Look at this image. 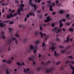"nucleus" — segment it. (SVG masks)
<instances>
[{
    "mask_svg": "<svg viewBox=\"0 0 74 74\" xmlns=\"http://www.w3.org/2000/svg\"><path fill=\"white\" fill-rule=\"evenodd\" d=\"M0 26L1 27H2L3 26V24L2 22H1L0 23Z\"/></svg>",
    "mask_w": 74,
    "mask_h": 74,
    "instance_id": "nucleus-27",
    "label": "nucleus"
},
{
    "mask_svg": "<svg viewBox=\"0 0 74 74\" xmlns=\"http://www.w3.org/2000/svg\"><path fill=\"white\" fill-rule=\"evenodd\" d=\"M15 3H18V1L17 0H15Z\"/></svg>",
    "mask_w": 74,
    "mask_h": 74,
    "instance_id": "nucleus-49",
    "label": "nucleus"
},
{
    "mask_svg": "<svg viewBox=\"0 0 74 74\" xmlns=\"http://www.w3.org/2000/svg\"><path fill=\"white\" fill-rule=\"evenodd\" d=\"M15 36L17 37H19V35L16 34H15Z\"/></svg>",
    "mask_w": 74,
    "mask_h": 74,
    "instance_id": "nucleus-52",
    "label": "nucleus"
},
{
    "mask_svg": "<svg viewBox=\"0 0 74 74\" xmlns=\"http://www.w3.org/2000/svg\"><path fill=\"white\" fill-rule=\"evenodd\" d=\"M40 42V41L38 40L35 42V44L36 45V46L34 45V49L35 50L34 51V53L35 54L36 52V49L38 48V47L37 46V44Z\"/></svg>",
    "mask_w": 74,
    "mask_h": 74,
    "instance_id": "nucleus-2",
    "label": "nucleus"
},
{
    "mask_svg": "<svg viewBox=\"0 0 74 74\" xmlns=\"http://www.w3.org/2000/svg\"><path fill=\"white\" fill-rule=\"evenodd\" d=\"M69 14H67L66 16V17L67 19H70V17H69Z\"/></svg>",
    "mask_w": 74,
    "mask_h": 74,
    "instance_id": "nucleus-18",
    "label": "nucleus"
},
{
    "mask_svg": "<svg viewBox=\"0 0 74 74\" xmlns=\"http://www.w3.org/2000/svg\"><path fill=\"white\" fill-rule=\"evenodd\" d=\"M54 25H55L54 24V23H52V24H51V26H52V27H54Z\"/></svg>",
    "mask_w": 74,
    "mask_h": 74,
    "instance_id": "nucleus-56",
    "label": "nucleus"
},
{
    "mask_svg": "<svg viewBox=\"0 0 74 74\" xmlns=\"http://www.w3.org/2000/svg\"><path fill=\"white\" fill-rule=\"evenodd\" d=\"M42 64L43 65H45V63H43V62H42Z\"/></svg>",
    "mask_w": 74,
    "mask_h": 74,
    "instance_id": "nucleus-59",
    "label": "nucleus"
},
{
    "mask_svg": "<svg viewBox=\"0 0 74 74\" xmlns=\"http://www.w3.org/2000/svg\"><path fill=\"white\" fill-rule=\"evenodd\" d=\"M55 56H58L59 55V53H57L56 51H55L54 52Z\"/></svg>",
    "mask_w": 74,
    "mask_h": 74,
    "instance_id": "nucleus-13",
    "label": "nucleus"
},
{
    "mask_svg": "<svg viewBox=\"0 0 74 74\" xmlns=\"http://www.w3.org/2000/svg\"><path fill=\"white\" fill-rule=\"evenodd\" d=\"M34 49V47L32 45H31L30 46V49L31 50H33Z\"/></svg>",
    "mask_w": 74,
    "mask_h": 74,
    "instance_id": "nucleus-19",
    "label": "nucleus"
},
{
    "mask_svg": "<svg viewBox=\"0 0 74 74\" xmlns=\"http://www.w3.org/2000/svg\"><path fill=\"white\" fill-rule=\"evenodd\" d=\"M59 47L60 48H63L64 47L62 45L59 46Z\"/></svg>",
    "mask_w": 74,
    "mask_h": 74,
    "instance_id": "nucleus-37",
    "label": "nucleus"
},
{
    "mask_svg": "<svg viewBox=\"0 0 74 74\" xmlns=\"http://www.w3.org/2000/svg\"><path fill=\"white\" fill-rule=\"evenodd\" d=\"M51 63V62L50 61H48L47 63H46V64L47 65Z\"/></svg>",
    "mask_w": 74,
    "mask_h": 74,
    "instance_id": "nucleus-24",
    "label": "nucleus"
},
{
    "mask_svg": "<svg viewBox=\"0 0 74 74\" xmlns=\"http://www.w3.org/2000/svg\"><path fill=\"white\" fill-rule=\"evenodd\" d=\"M1 34L2 36L4 35V32L3 31H2V32L1 33Z\"/></svg>",
    "mask_w": 74,
    "mask_h": 74,
    "instance_id": "nucleus-46",
    "label": "nucleus"
},
{
    "mask_svg": "<svg viewBox=\"0 0 74 74\" xmlns=\"http://www.w3.org/2000/svg\"><path fill=\"white\" fill-rule=\"evenodd\" d=\"M62 21L65 22V21H66V20L65 19H62Z\"/></svg>",
    "mask_w": 74,
    "mask_h": 74,
    "instance_id": "nucleus-53",
    "label": "nucleus"
},
{
    "mask_svg": "<svg viewBox=\"0 0 74 74\" xmlns=\"http://www.w3.org/2000/svg\"><path fill=\"white\" fill-rule=\"evenodd\" d=\"M12 60H11L9 59V60H7L6 61V63H8V64H10Z\"/></svg>",
    "mask_w": 74,
    "mask_h": 74,
    "instance_id": "nucleus-9",
    "label": "nucleus"
},
{
    "mask_svg": "<svg viewBox=\"0 0 74 74\" xmlns=\"http://www.w3.org/2000/svg\"><path fill=\"white\" fill-rule=\"evenodd\" d=\"M71 67V69H73V71L71 73L72 74H74V67H72V65H70Z\"/></svg>",
    "mask_w": 74,
    "mask_h": 74,
    "instance_id": "nucleus-10",
    "label": "nucleus"
},
{
    "mask_svg": "<svg viewBox=\"0 0 74 74\" xmlns=\"http://www.w3.org/2000/svg\"><path fill=\"white\" fill-rule=\"evenodd\" d=\"M38 34H39V33L38 32H36L35 33V35L36 36H37V35H38Z\"/></svg>",
    "mask_w": 74,
    "mask_h": 74,
    "instance_id": "nucleus-58",
    "label": "nucleus"
},
{
    "mask_svg": "<svg viewBox=\"0 0 74 74\" xmlns=\"http://www.w3.org/2000/svg\"><path fill=\"white\" fill-rule=\"evenodd\" d=\"M61 70L62 71L63 70H64V68L63 67H61Z\"/></svg>",
    "mask_w": 74,
    "mask_h": 74,
    "instance_id": "nucleus-55",
    "label": "nucleus"
},
{
    "mask_svg": "<svg viewBox=\"0 0 74 74\" xmlns=\"http://www.w3.org/2000/svg\"><path fill=\"white\" fill-rule=\"evenodd\" d=\"M66 51V50L64 49V50H61V53H65V51Z\"/></svg>",
    "mask_w": 74,
    "mask_h": 74,
    "instance_id": "nucleus-26",
    "label": "nucleus"
},
{
    "mask_svg": "<svg viewBox=\"0 0 74 74\" xmlns=\"http://www.w3.org/2000/svg\"><path fill=\"white\" fill-rule=\"evenodd\" d=\"M9 21H10L9 20H8L6 21H3V22L5 23H8V22H9Z\"/></svg>",
    "mask_w": 74,
    "mask_h": 74,
    "instance_id": "nucleus-40",
    "label": "nucleus"
},
{
    "mask_svg": "<svg viewBox=\"0 0 74 74\" xmlns=\"http://www.w3.org/2000/svg\"><path fill=\"white\" fill-rule=\"evenodd\" d=\"M46 20L44 19V21L46 22H48L50 21L51 20V19L50 18L49 16L47 17L46 18Z\"/></svg>",
    "mask_w": 74,
    "mask_h": 74,
    "instance_id": "nucleus-6",
    "label": "nucleus"
},
{
    "mask_svg": "<svg viewBox=\"0 0 74 74\" xmlns=\"http://www.w3.org/2000/svg\"><path fill=\"white\" fill-rule=\"evenodd\" d=\"M24 71L25 72V73H27V71H26V69H24Z\"/></svg>",
    "mask_w": 74,
    "mask_h": 74,
    "instance_id": "nucleus-57",
    "label": "nucleus"
},
{
    "mask_svg": "<svg viewBox=\"0 0 74 74\" xmlns=\"http://www.w3.org/2000/svg\"><path fill=\"white\" fill-rule=\"evenodd\" d=\"M34 9H35V10H34V11H36V10L37 8V7L36 6V4H34Z\"/></svg>",
    "mask_w": 74,
    "mask_h": 74,
    "instance_id": "nucleus-15",
    "label": "nucleus"
},
{
    "mask_svg": "<svg viewBox=\"0 0 74 74\" xmlns=\"http://www.w3.org/2000/svg\"><path fill=\"white\" fill-rule=\"evenodd\" d=\"M40 30H42V27H40Z\"/></svg>",
    "mask_w": 74,
    "mask_h": 74,
    "instance_id": "nucleus-62",
    "label": "nucleus"
},
{
    "mask_svg": "<svg viewBox=\"0 0 74 74\" xmlns=\"http://www.w3.org/2000/svg\"><path fill=\"white\" fill-rule=\"evenodd\" d=\"M46 46V45H45V42H43V43L42 45V47H45Z\"/></svg>",
    "mask_w": 74,
    "mask_h": 74,
    "instance_id": "nucleus-25",
    "label": "nucleus"
},
{
    "mask_svg": "<svg viewBox=\"0 0 74 74\" xmlns=\"http://www.w3.org/2000/svg\"><path fill=\"white\" fill-rule=\"evenodd\" d=\"M64 12V11L63 10H60V13L61 14H62Z\"/></svg>",
    "mask_w": 74,
    "mask_h": 74,
    "instance_id": "nucleus-30",
    "label": "nucleus"
},
{
    "mask_svg": "<svg viewBox=\"0 0 74 74\" xmlns=\"http://www.w3.org/2000/svg\"><path fill=\"white\" fill-rule=\"evenodd\" d=\"M26 41H27V39H25L23 40V42H26Z\"/></svg>",
    "mask_w": 74,
    "mask_h": 74,
    "instance_id": "nucleus-41",
    "label": "nucleus"
},
{
    "mask_svg": "<svg viewBox=\"0 0 74 74\" xmlns=\"http://www.w3.org/2000/svg\"><path fill=\"white\" fill-rule=\"evenodd\" d=\"M66 24L68 25L69 26L70 25V23L69 22H67L66 23Z\"/></svg>",
    "mask_w": 74,
    "mask_h": 74,
    "instance_id": "nucleus-43",
    "label": "nucleus"
},
{
    "mask_svg": "<svg viewBox=\"0 0 74 74\" xmlns=\"http://www.w3.org/2000/svg\"><path fill=\"white\" fill-rule=\"evenodd\" d=\"M33 1V0H29V4L31 5V6L33 7V4H32V1Z\"/></svg>",
    "mask_w": 74,
    "mask_h": 74,
    "instance_id": "nucleus-17",
    "label": "nucleus"
},
{
    "mask_svg": "<svg viewBox=\"0 0 74 74\" xmlns=\"http://www.w3.org/2000/svg\"><path fill=\"white\" fill-rule=\"evenodd\" d=\"M33 61V64H34V65H36V63L35 62H34V61Z\"/></svg>",
    "mask_w": 74,
    "mask_h": 74,
    "instance_id": "nucleus-51",
    "label": "nucleus"
},
{
    "mask_svg": "<svg viewBox=\"0 0 74 74\" xmlns=\"http://www.w3.org/2000/svg\"><path fill=\"white\" fill-rule=\"evenodd\" d=\"M9 11L11 12H14V10H12L11 9H10Z\"/></svg>",
    "mask_w": 74,
    "mask_h": 74,
    "instance_id": "nucleus-31",
    "label": "nucleus"
},
{
    "mask_svg": "<svg viewBox=\"0 0 74 74\" xmlns=\"http://www.w3.org/2000/svg\"><path fill=\"white\" fill-rule=\"evenodd\" d=\"M10 15H7L6 17L7 19H10V18L12 17V13L10 14Z\"/></svg>",
    "mask_w": 74,
    "mask_h": 74,
    "instance_id": "nucleus-7",
    "label": "nucleus"
},
{
    "mask_svg": "<svg viewBox=\"0 0 74 74\" xmlns=\"http://www.w3.org/2000/svg\"><path fill=\"white\" fill-rule=\"evenodd\" d=\"M50 11H53V10L52 9V6L51 5L50 7Z\"/></svg>",
    "mask_w": 74,
    "mask_h": 74,
    "instance_id": "nucleus-20",
    "label": "nucleus"
},
{
    "mask_svg": "<svg viewBox=\"0 0 74 74\" xmlns=\"http://www.w3.org/2000/svg\"><path fill=\"white\" fill-rule=\"evenodd\" d=\"M70 46H68V47H67V48H66V49H69L70 48Z\"/></svg>",
    "mask_w": 74,
    "mask_h": 74,
    "instance_id": "nucleus-64",
    "label": "nucleus"
},
{
    "mask_svg": "<svg viewBox=\"0 0 74 74\" xmlns=\"http://www.w3.org/2000/svg\"><path fill=\"white\" fill-rule=\"evenodd\" d=\"M51 45L53 46L52 47H49V49L50 50L52 49V51H53L55 49H56V46H54V44L53 43H52L51 44Z\"/></svg>",
    "mask_w": 74,
    "mask_h": 74,
    "instance_id": "nucleus-5",
    "label": "nucleus"
},
{
    "mask_svg": "<svg viewBox=\"0 0 74 74\" xmlns=\"http://www.w3.org/2000/svg\"><path fill=\"white\" fill-rule=\"evenodd\" d=\"M54 69V67H52L51 69L50 70H47L46 71L47 73H50L51 74H53V72L52 71Z\"/></svg>",
    "mask_w": 74,
    "mask_h": 74,
    "instance_id": "nucleus-3",
    "label": "nucleus"
},
{
    "mask_svg": "<svg viewBox=\"0 0 74 74\" xmlns=\"http://www.w3.org/2000/svg\"><path fill=\"white\" fill-rule=\"evenodd\" d=\"M47 3H48V4L49 5H48V6L49 7L50 6V5H51V1H48L47 2Z\"/></svg>",
    "mask_w": 74,
    "mask_h": 74,
    "instance_id": "nucleus-23",
    "label": "nucleus"
},
{
    "mask_svg": "<svg viewBox=\"0 0 74 74\" xmlns=\"http://www.w3.org/2000/svg\"><path fill=\"white\" fill-rule=\"evenodd\" d=\"M6 74H9V72L8 71V70L6 69Z\"/></svg>",
    "mask_w": 74,
    "mask_h": 74,
    "instance_id": "nucleus-38",
    "label": "nucleus"
},
{
    "mask_svg": "<svg viewBox=\"0 0 74 74\" xmlns=\"http://www.w3.org/2000/svg\"><path fill=\"white\" fill-rule=\"evenodd\" d=\"M42 9L43 10H44V7L43 6H42Z\"/></svg>",
    "mask_w": 74,
    "mask_h": 74,
    "instance_id": "nucleus-63",
    "label": "nucleus"
},
{
    "mask_svg": "<svg viewBox=\"0 0 74 74\" xmlns=\"http://www.w3.org/2000/svg\"><path fill=\"white\" fill-rule=\"evenodd\" d=\"M24 6V5L23 4H21V5H20V9H19L18 10V14L19 15H20L21 14V10L23 12V8Z\"/></svg>",
    "mask_w": 74,
    "mask_h": 74,
    "instance_id": "nucleus-1",
    "label": "nucleus"
},
{
    "mask_svg": "<svg viewBox=\"0 0 74 74\" xmlns=\"http://www.w3.org/2000/svg\"><path fill=\"white\" fill-rule=\"evenodd\" d=\"M41 68H39V67H38L37 68V70H38V71H39V70H40V69H42V67H41Z\"/></svg>",
    "mask_w": 74,
    "mask_h": 74,
    "instance_id": "nucleus-44",
    "label": "nucleus"
},
{
    "mask_svg": "<svg viewBox=\"0 0 74 74\" xmlns=\"http://www.w3.org/2000/svg\"><path fill=\"white\" fill-rule=\"evenodd\" d=\"M6 61V60H2V62H5L6 63V61Z\"/></svg>",
    "mask_w": 74,
    "mask_h": 74,
    "instance_id": "nucleus-47",
    "label": "nucleus"
},
{
    "mask_svg": "<svg viewBox=\"0 0 74 74\" xmlns=\"http://www.w3.org/2000/svg\"><path fill=\"white\" fill-rule=\"evenodd\" d=\"M26 17L27 18H29V14H27L26 16Z\"/></svg>",
    "mask_w": 74,
    "mask_h": 74,
    "instance_id": "nucleus-48",
    "label": "nucleus"
},
{
    "mask_svg": "<svg viewBox=\"0 0 74 74\" xmlns=\"http://www.w3.org/2000/svg\"><path fill=\"white\" fill-rule=\"evenodd\" d=\"M69 63H72V64H74V61L70 62L69 60H68L66 62V64H68Z\"/></svg>",
    "mask_w": 74,
    "mask_h": 74,
    "instance_id": "nucleus-8",
    "label": "nucleus"
},
{
    "mask_svg": "<svg viewBox=\"0 0 74 74\" xmlns=\"http://www.w3.org/2000/svg\"><path fill=\"white\" fill-rule=\"evenodd\" d=\"M52 14L53 15H55L56 14V12H53Z\"/></svg>",
    "mask_w": 74,
    "mask_h": 74,
    "instance_id": "nucleus-50",
    "label": "nucleus"
},
{
    "mask_svg": "<svg viewBox=\"0 0 74 74\" xmlns=\"http://www.w3.org/2000/svg\"><path fill=\"white\" fill-rule=\"evenodd\" d=\"M73 29L72 28H69V31L70 32H73Z\"/></svg>",
    "mask_w": 74,
    "mask_h": 74,
    "instance_id": "nucleus-32",
    "label": "nucleus"
},
{
    "mask_svg": "<svg viewBox=\"0 0 74 74\" xmlns=\"http://www.w3.org/2000/svg\"><path fill=\"white\" fill-rule=\"evenodd\" d=\"M40 35H41V37H42V38H43V35H44V36H46V34L45 33H44V34H43L42 33V32H41L40 33Z\"/></svg>",
    "mask_w": 74,
    "mask_h": 74,
    "instance_id": "nucleus-12",
    "label": "nucleus"
},
{
    "mask_svg": "<svg viewBox=\"0 0 74 74\" xmlns=\"http://www.w3.org/2000/svg\"><path fill=\"white\" fill-rule=\"evenodd\" d=\"M17 64L18 65V66H22V64H21V63H20L19 62H18L17 63Z\"/></svg>",
    "mask_w": 74,
    "mask_h": 74,
    "instance_id": "nucleus-22",
    "label": "nucleus"
},
{
    "mask_svg": "<svg viewBox=\"0 0 74 74\" xmlns=\"http://www.w3.org/2000/svg\"><path fill=\"white\" fill-rule=\"evenodd\" d=\"M69 37H68L67 40H64V42L66 43L68 42L69 41Z\"/></svg>",
    "mask_w": 74,
    "mask_h": 74,
    "instance_id": "nucleus-16",
    "label": "nucleus"
},
{
    "mask_svg": "<svg viewBox=\"0 0 74 74\" xmlns=\"http://www.w3.org/2000/svg\"><path fill=\"white\" fill-rule=\"evenodd\" d=\"M2 13H3L4 12V11H5L4 8L2 10Z\"/></svg>",
    "mask_w": 74,
    "mask_h": 74,
    "instance_id": "nucleus-61",
    "label": "nucleus"
},
{
    "mask_svg": "<svg viewBox=\"0 0 74 74\" xmlns=\"http://www.w3.org/2000/svg\"><path fill=\"white\" fill-rule=\"evenodd\" d=\"M17 14H18V15H19L18 14V11H17V13H15V14H14L13 15H12V17L14 16H16V15Z\"/></svg>",
    "mask_w": 74,
    "mask_h": 74,
    "instance_id": "nucleus-28",
    "label": "nucleus"
},
{
    "mask_svg": "<svg viewBox=\"0 0 74 74\" xmlns=\"http://www.w3.org/2000/svg\"><path fill=\"white\" fill-rule=\"evenodd\" d=\"M42 17V14H40L39 16V19H41Z\"/></svg>",
    "mask_w": 74,
    "mask_h": 74,
    "instance_id": "nucleus-36",
    "label": "nucleus"
},
{
    "mask_svg": "<svg viewBox=\"0 0 74 74\" xmlns=\"http://www.w3.org/2000/svg\"><path fill=\"white\" fill-rule=\"evenodd\" d=\"M12 39L13 40L15 41L16 44H18V42L17 40H17V39L16 38H15L14 37H13L12 38Z\"/></svg>",
    "mask_w": 74,
    "mask_h": 74,
    "instance_id": "nucleus-11",
    "label": "nucleus"
},
{
    "mask_svg": "<svg viewBox=\"0 0 74 74\" xmlns=\"http://www.w3.org/2000/svg\"><path fill=\"white\" fill-rule=\"evenodd\" d=\"M70 58L71 59H72L73 58L72 56H69V58Z\"/></svg>",
    "mask_w": 74,
    "mask_h": 74,
    "instance_id": "nucleus-42",
    "label": "nucleus"
},
{
    "mask_svg": "<svg viewBox=\"0 0 74 74\" xmlns=\"http://www.w3.org/2000/svg\"><path fill=\"white\" fill-rule=\"evenodd\" d=\"M52 4L53 6H55V4L54 3H52Z\"/></svg>",
    "mask_w": 74,
    "mask_h": 74,
    "instance_id": "nucleus-60",
    "label": "nucleus"
},
{
    "mask_svg": "<svg viewBox=\"0 0 74 74\" xmlns=\"http://www.w3.org/2000/svg\"><path fill=\"white\" fill-rule=\"evenodd\" d=\"M14 23V22L13 21H11L9 22V24H12Z\"/></svg>",
    "mask_w": 74,
    "mask_h": 74,
    "instance_id": "nucleus-35",
    "label": "nucleus"
},
{
    "mask_svg": "<svg viewBox=\"0 0 74 74\" xmlns=\"http://www.w3.org/2000/svg\"><path fill=\"white\" fill-rule=\"evenodd\" d=\"M59 22L60 23V27H62V26L63 25V24L62 23V21L60 20L59 21Z\"/></svg>",
    "mask_w": 74,
    "mask_h": 74,
    "instance_id": "nucleus-14",
    "label": "nucleus"
},
{
    "mask_svg": "<svg viewBox=\"0 0 74 74\" xmlns=\"http://www.w3.org/2000/svg\"><path fill=\"white\" fill-rule=\"evenodd\" d=\"M2 38L3 39H5V36L4 35H3L2 36Z\"/></svg>",
    "mask_w": 74,
    "mask_h": 74,
    "instance_id": "nucleus-34",
    "label": "nucleus"
},
{
    "mask_svg": "<svg viewBox=\"0 0 74 74\" xmlns=\"http://www.w3.org/2000/svg\"><path fill=\"white\" fill-rule=\"evenodd\" d=\"M4 0H2L0 1V3L4 2Z\"/></svg>",
    "mask_w": 74,
    "mask_h": 74,
    "instance_id": "nucleus-54",
    "label": "nucleus"
},
{
    "mask_svg": "<svg viewBox=\"0 0 74 74\" xmlns=\"http://www.w3.org/2000/svg\"><path fill=\"white\" fill-rule=\"evenodd\" d=\"M9 30L10 31V32H11V31H12L13 30V28H9Z\"/></svg>",
    "mask_w": 74,
    "mask_h": 74,
    "instance_id": "nucleus-21",
    "label": "nucleus"
},
{
    "mask_svg": "<svg viewBox=\"0 0 74 74\" xmlns=\"http://www.w3.org/2000/svg\"><path fill=\"white\" fill-rule=\"evenodd\" d=\"M56 4H58V3H59V1L58 0H56Z\"/></svg>",
    "mask_w": 74,
    "mask_h": 74,
    "instance_id": "nucleus-45",
    "label": "nucleus"
},
{
    "mask_svg": "<svg viewBox=\"0 0 74 74\" xmlns=\"http://www.w3.org/2000/svg\"><path fill=\"white\" fill-rule=\"evenodd\" d=\"M29 15H30V16L32 15H34V13H33V12H31V13H29Z\"/></svg>",
    "mask_w": 74,
    "mask_h": 74,
    "instance_id": "nucleus-29",
    "label": "nucleus"
},
{
    "mask_svg": "<svg viewBox=\"0 0 74 74\" xmlns=\"http://www.w3.org/2000/svg\"><path fill=\"white\" fill-rule=\"evenodd\" d=\"M60 63V62H57L56 64V65H59Z\"/></svg>",
    "mask_w": 74,
    "mask_h": 74,
    "instance_id": "nucleus-33",
    "label": "nucleus"
},
{
    "mask_svg": "<svg viewBox=\"0 0 74 74\" xmlns=\"http://www.w3.org/2000/svg\"><path fill=\"white\" fill-rule=\"evenodd\" d=\"M53 32L57 31L56 32V33L57 34L59 32L61 31L60 29L59 28H58L57 27H55V28H54L53 30Z\"/></svg>",
    "mask_w": 74,
    "mask_h": 74,
    "instance_id": "nucleus-4",
    "label": "nucleus"
},
{
    "mask_svg": "<svg viewBox=\"0 0 74 74\" xmlns=\"http://www.w3.org/2000/svg\"><path fill=\"white\" fill-rule=\"evenodd\" d=\"M9 42L10 44H11V43L12 42V39H10V40L9 41Z\"/></svg>",
    "mask_w": 74,
    "mask_h": 74,
    "instance_id": "nucleus-39",
    "label": "nucleus"
}]
</instances>
